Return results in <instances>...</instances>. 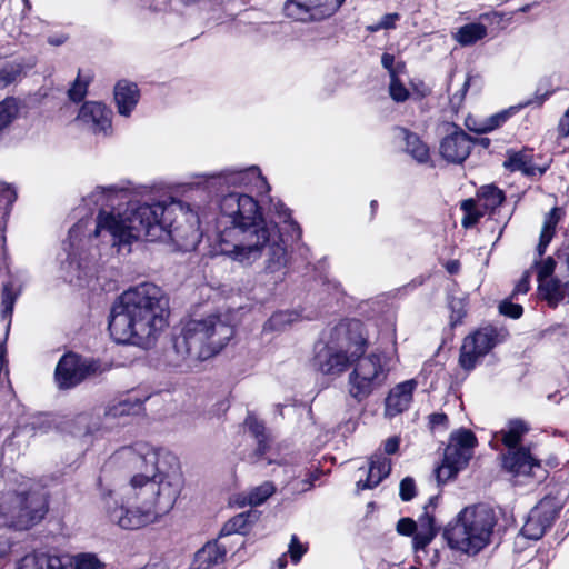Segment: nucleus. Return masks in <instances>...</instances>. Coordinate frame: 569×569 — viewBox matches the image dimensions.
Instances as JSON below:
<instances>
[{
    "mask_svg": "<svg viewBox=\"0 0 569 569\" xmlns=\"http://www.w3.org/2000/svg\"><path fill=\"white\" fill-rule=\"evenodd\" d=\"M366 349L367 337L362 322L356 319L343 320L330 330L327 342L316 353L315 363L323 375L339 376Z\"/></svg>",
    "mask_w": 569,
    "mask_h": 569,
    "instance_id": "423d86ee",
    "label": "nucleus"
},
{
    "mask_svg": "<svg viewBox=\"0 0 569 569\" xmlns=\"http://www.w3.org/2000/svg\"><path fill=\"white\" fill-rule=\"evenodd\" d=\"M397 531L402 536H411L417 531V522L410 518H402L397 523Z\"/></svg>",
    "mask_w": 569,
    "mask_h": 569,
    "instance_id": "603ef678",
    "label": "nucleus"
},
{
    "mask_svg": "<svg viewBox=\"0 0 569 569\" xmlns=\"http://www.w3.org/2000/svg\"><path fill=\"white\" fill-rule=\"evenodd\" d=\"M24 73V64L22 62L13 61L0 67V89L16 82Z\"/></svg>",
    "mask_w": 569,
    "mask_h": 569,
    "instance_id": "4c0bfd02",
    "label": "nucleus"
},
{
    "mask_svg": "<svg viewBox=\"0 0 569 569\" xmlns=\"http://www.w3.org/2000/svg\"><path fill=\"white\" fill-rule=\"evenodd\" d=\"M142 407V402L132 397H128L124 400H121L111 407L106 412L107 418H117V417H124L130 415H137L140 412Z\"/></svg>",
    "mask_w": 569,
    "mask_h": 569,
    "instance_id": "72a5a7b5",
    "label": "nucleus"
},
{
    "mask_svg": "<svg viewBox=\"0 0 569 569\" xmlns=\"http://www.w3.org/2000/svg\"><path fill=\"white\" fill-rule=\"evenodd\" d=\"M556 262L555 260L549 257L546 260H543L541 263L537 266L538 269V282H543L546 280H549L552 278V273L555 271Z\"/></svg>",
    "mask_w": 569,
    "mask_h": 569,
    "instance_id": "de8ad7c7",
    "label": "nucleus"
},
{
    "mask_svg": "<svg viewBox=\"0 0 569 569\" xmlns=\"http://www.w3.org/2000/svg\"><path fill=\"white\" fill-rule=\"evenodd\" d=\"M138 472L131 478L137 502L126 507L108 488H101V508L109 521L121 529L134 530L158 522L168 515L183 487L178 458L148 442H138L117 452Z\"/></svg>",
    "mask_w": 569,
    "mask_h": 569,
    "instance_id": "7ed1b4c3",
    "label": "nucleus"
},
{
    "mask_svg": "<svg viewBox=\"0 0 569 569\" xmlns=\"http://www.w3.org/2000/svg\"><path fill=\"white\" fill-rule=\"evenodd\" d=\"M503 469L513 477L538 478L545 477L541 461L535 457L529 447H519L502 455Z\"/></svg>",
    "mask_w": 569,
    "mask_h": 569,
    "instance_id": "4468645a",
    "label": "nucleus"
},
{
    "mask_svg": "<svg viewBox=\"0 0 569 569\" xmlns=\"http://www.w3.org/2000/svg\"><path fill=\"white\" fill-rule=\"evenodd\" d=\"M530 101H527L525 103H521L516 107H510L507 110H502L496 114L490 116L487 118L478 128H473L477 132H489L492 131L500 126H502L512 114L518 112L521 108L529 106Z\"/></svg>",
    "mask_w": 569,
    "mask_h": 569,
    "instance_id": "2f4dec72",
    "label": "nucleus"
},
{
    "mask_svg": "<svg viewBox=\"0 0 569 569\" xmlns=\"http://www.w3.org/2000/svg\"><path fill=\"white\" fill-rule=\"evenodd\" d=\"M459 471L460 469L457 466L446 461L443 458L442 465L436 469V478L438 482H446L453 478Z\"/></svg>",
    "mask_w": 569,
    "mask_h": 569,
    "instance_id": "c03bdc74",
    "label": "nucleus"
},
{
    "mask_svg": "<svg viewBox=\"0 0 569 569\" xmlns=\"http://www.w3.org/2000/svg\"><path fill=\"white\" fill-rule=\"evenodd\" d=\"M72 569H103L104 565L93 553H80L70 558Z\"/></svg>",
    "mask_w": 569,
    "mask_h": 569,
    "instance_id": "ea45409f",
    "label": "nucleus"
},
{
    "mask_svg": "<svg viewBox=\"0 0 569 569\" xmlns=\"http://www.w3.org/2000/svg\"><path fill=\"white\" fill-rule=\"evenodd\" d=\"M381 63L388 70L390 78L400 76L405 71V64L402 62L396 63L395 56L390 53L382 54Z\"/></svg>",
    "mask_w": 569,
    "mask_h": 569,
    "instance_id": "37998d69",
    "label": "nucleus"
},
{
    "mask_svg": "<svg viewBox=\"0 0 569 569\" xmlns=\"http://www.w3.org/2000/svg\"><path fill=\"white\" fill-rule=\"evenodd\" d=\"M197 184L218 188H241L257 196L268 194L270 186L257 166L226 168L221 171L197 174Z\"/></svg>",
    "mask_w": 569,
    "mask_h": 569,
    "instance_id": "9d476101",
    "label": "nucleus"
},
{
    "mask_svg": "<svg viewBox=\"0 0 569 569\" xmlns=\"http://www.w3.org/2000/svg\"><path fill=\"white\" fill-rule=\"evenodd\" d=\"M530 430L529 425L521 419L509 420L503 428L497 432V438L508 448L518 449L523 437Z\"/></svg>",
    "mask_w": 569,
    "mask_h": 569,
    "instance_id": "a878e982",
    "label": "nucleus"
},
{
    "mask_svg": "<svg viewBox=\"0 0 569 569\" xmlns=\"http://www.w3.org/2000/svg\"><path fill=\"white\" fill-rule=\"evenodd\" d=\"M461 209L465 212L462 224L469 228L478 222L480 217L483 214L478 208L477 203L472 199H467L461 203Z\"/></svg>",
    "mask_w": 569,
    "mask_h": 569,
    "instance_id": "a19ab883",
    "label": "nucleus"
},
{
    "mask_svg": "<svg viewBox=\"0 0 569 569\" xmlns=\"http://www.w3.org/2000/svg\"><path fill=\"white\" fill-rule=\"evenodd\" d=\"M391 361V357L383 351L356 357L348 379L349 395L357 401L367 399L387 380L392 367Z\"/></svg>",
    "mask_w": 569,
    "mask_h": 569,
    "instance_id": "1a4fd4ad",
    "label": "nucleus"
},
{
    "mask_svg": "<svg viewBox=\"0 0 569 569\" xmlns=\"http://www.w3.org/2000/svg\"><path fill=\"white\" fill-rule=\"evenodd\" d=\"M477 443L475 435L467 429H461L453 432L450 441L445 450V459L460 470L463 469L473 453V448Z\"/></svg>",
    "mask_w": 569,
    "mask_h": 569,
    "instance_id": "dca6fc26",
    "label": "nucleus"
},
{
    "mask_svg": "<svg viewBox=\"0 0 569 569\" xmlns=\"http://www.w3.org/2000/svg\"><path fill=\"white\" fill-rule=\"evenodd\" d=\"M416 388L415 379L396 385L385 400V416L393 418L406 411L410 407Z\"/></svg>",
    "mask_w": 569,
    "mask_h": 569,
    "instance_id": "aec40b11",
    "label": "nucleus"
},
{
    "mask_svg": "<svg viewBox=\"0 0 569 569\" xmlns=\"http://www.w3.org/2000/svg\"><path fill=\"white\" fill-rule=\"evenodd\" d=\"M505 200L503 192L495 186H485L479 190L478 201L485 210H495Z\"/></svg>",
    "mask_w": 569,
    "mask_h": 569,
    "instance_id": "f704fd0d",
    "label": "nucleus"
},
{
    "mask_svg": "<svg viewBox=\"0 0 569 569\" xmlns=\"http://www.w3.org/2000/svg\"><path fill=\"white\" fill-rule=\"evenodd\" d=\"M76 120L79 126L94 134L109 136L112 132V111L101 102H84Z\"/></svg>",
    "mask_w": 569,
    "mask_h": 569,
    "instance_id": "2eb2a0df",
    "label": "nucleus"
},
{
    "mask_svg": "<svg viewBox=\"0 0 569 569\" xmlns=\"http://www.w3.org/2000/svg\"><path fill=\"white\" fill-rule=\"evenodd\" d=\"M226 547L218 541H210L194 555L192 569H211L224 561Z\"/></svg>",
    "mask_w": 569,
    "mask_h": 569,
    "instance_id": "393cba45",
    "label": "nucleus"
},
{
    "mask_svg": "<svg viewBox=\"0 0 569 569\" xmlns=\"http://www.w3.org/2000/svg\"><path fill=\"white\" fill-rule=\"evenodd\" d=\"M93 360L82 359L76 353L64 355L56 368V380L60 388H72L98 370Z\"/></svg>",
    "mask_w": 569,
    "mask_h": 569,
    "instance_id": "ddd939ff",
    "label": "nucleus"
},
{
    "mask_svg": "<svg viewBox=\"0 0 569 569\" xmlns=\"http://www.w3.org/2000/svg\"><path fill=\"white\" fill-rule=\"evenodd\" d=\"M274 492L272 482H263L262 485L252 488L248 492H242L233 498V503L238 507L246 506H260Z\"/></svg>",
    "mask_w": 569,
    "mask_h": 569,
    "instance_id": "bb28decb",
    "label": "nucleus"
},
{
    "mask_svg": "<svg viewBox=\"0 0 569 569\" xmlns=\"http://www.w3.org/2000/svg\"><path fill=\"white\" fill-rule=\"evenodd\" d=\"M529 274L528 273H525L521 279L519 280V282L516 284L515 289H513V292H512V298L516 296V295H519V293H527L528 290H529Z\"/></svg>",
    "mask_w": 569,
    "mask_h": 569,
    "instance_id": "4d7b16f0",
    "label": "nucleus"
},
{
    "mask_svg": "<svg viewBox=\"0 0 569 569\" xmlns=\"http://www.w3.org/2000/svg\"><path fill=\"white\" fill-rule=\"evenodd\" d=\"M113 96L118 113L129 117L140 100V90L137 83L120 80L114 86Z\"/></svg>",
    "mask_w": 569,
    "mask_h": 569,
    "instance_id": "412c9836",
    "label": "nucleus"
},
{
    "mask_svg": "<svg viewBox=\"0 0 569 569\" xmlns=\"http://www.w3.org/2000/svg\"><path fill=\"white\" fill-rule=\"evenodd\" d=\"M499 310L502 315L510 317L512 319H518L522 315V307L518 303H512L508 300H505L500 303Z\"/></svg>",
    "mask_w": 569,
    "mask_h": 569,
    "instance_id": "09e8293b",
    "label": "nucleus"
},
{
    "mask_svg": "<svg viewBox=\"0 0 569 569\" xmlns=\"http://www.w3.org/2000/svg\"><path fill=\"white\" fill-rule=\"evenodd\" d=\"M391 470V461L389 458L383 456L380 452H377L371 456L368 468L367 469H359V472L361 473L359 476V479L357 480V489L358 490H366V489H372L376 486H378L388 475Z\"/></svg>",
    "mask_w": 569,
    "mask_h": 569,
    "instance_id": "6ab92c4d",
    "label": "nucleus"
},
{
    "mask_svg": "<svg viewBox=\"0 0 569 569\" xmlns=\"http://www.w3.org/2000/svg\"><path fill=\"white\" fill-rule=\"evenodd\" d=\"M459 309L456 311L453 310L452 315H451V323L453 326H456L458 322H460V320L462 319V317L465 316V311L462 310V306H461V302L459 301ZM452 309H455V305L452 303Z\"/></svg>",
    "mask_w": 569,
    "mask_h": 569,
    "instance_id": "052dcab7",
    "label": "nucleus"
},
{
    "mask_svg": "<svg viewBox=\"0 0 569 569\" xmlns=\"http://www.w3.org/2000/svg\"><path fill=\"white\" fill-rule=\"evenodd\" d=\"M368 30H369L370 32H377V31H379V30H382V27H380V21H379V22H377V23H375V24L369 26V27H368Z\"/></svg>",
    "mask_w": 569,
    "mask_h": 569,
    "instance_id": "0e129e2a",
    "label": "nucleus"
},
{
    "mask_svg": "<svg viewBox=\"0 0 569 569\" xmlns=\"http://www.w3.org/2000/svg\"><path fill=\"white\" fill-rule=\"evenodd\" d=\"M17 569H72L69 557L52 556L44 552L26 555Z\"/></svg>",
    "mask_w": 569,
    "mask_h": 569,
    "instance_id": "5701e85b",
    "label": "nucleus"
},
{
    "mask_svg": "<svg viewBox=\"0 0 569 569\" xmlns=\"http://www.w3.org/2000/svg\"><path fill=\"white\" fill-rule=\"evenodd\" d=\"M87 93V83L77 79L72 87L69 89L68 94L72 101H80Z\"/></svg>",
    "mask_w": 569,
    "mask_h": 569,
    "instance_id": "3c124183",
    "label": "nucleus"
},
{
    "mask_svg": "<svg viewBox=\"0 0 569 569\" xmlns=\"http://www.w3.org/2000/svg\"><path fill=\"white\" fill-rule=\"evenodd\" d=\"M437 530L433 523V517L428 513L426 510L425 513L419 518V521L417 523V530Z\"/></svg>",
    "mask_w": 569,
    "mask_h": 569,
    "instance_id": "5fc2aeb1",
    "label": "nucleus"
},
{
    "mask_svg": "<svg viewBox=\"0 0 569 569\" xmlns=\"http://www.w3.org/2000/svg\"><path fill=\"white\" fill-rule=\"evenodd\" d=\"M562 216H563V212L558 207L552 208L546 214L542 230L540 233L539 243L537 247V252H538L539 257H541L545 253L548 244L552 240L555 232H556V227H557L558 222L561 220Z\"/></svg>",
    "mask_w": 569,
    "mask_h": 569,
    "instance_id": "cd10ccee",
    "label": "nucleus"
},
{
    "mask_svg": "<svg viewBox=\"0 0 569 569\" xmlns=\"http://www.w3.org/2000/svg\"><path fill=\"white\" fill-rule=\"evenodd\" d=\"M400 440L398 437H391L383 442V451L387 455L395 453L399 448Z\"/></svg>",
    "mask_w": 569,
    "mask_h": 569,
    "instance_id": "13d9d810",
    "label": "nucleus"
},
{
    "mask_svg": "<svg viewBox=\"0 0 569 569\" xmlns=\"http://www.w3.org/2000/svg\"><path fill=\"white\" fill-rule=\"evenodd\" d=\"M445 419H446L445 415H435L432 417V422L433 423L442 422Z\"/></svg>",
    "mask_w": 569,
    "mask_h": 569,
    "instance_id": "69168bd1",
    "label": "nucleus"
},
{
    "mask_svg": "<svg viewBox=\"0 0 569 569\" xmlns=\"http://www.w3.org/2000/svg\"><path fill=\"white\" fill-rule=\"evenodd\" d=\"M539 290L550 303H556L566 295L569 297V282L562 284L559 280L550 278L539 283Z\"/></svg>",
    "mask_w": 569,
    "mask_h": 569,
    "instance_id": "473e14b6",
    "label": "nucleus"
},
{
    "mask_svg": "<svg viewBox=\"0 0 569 569\" xmlns=\"http://www.w3.org/2000/svg\"><path fill=\"white\" fill-rule=\"evenodd\" d=\"M472 141L462 130H455L446 136L440 143L441 157L451 163H462L470 154Z\"/></svg>",
    "mask_w": 569,
    "mask_h": 569,
    "instance_id": "a211bd4d",
    "label": "nucleus"
},
{
    "mask_svg": "<svg viewBox=\"0 0 569 569\" xmlns=\"http://www.w3.org/2000/svg\"><path fill=\"white\" fill-rule=\"evenodd\" d=\"M4 231H6V222L3 220H0V240H1V242L6 241Z\"/></svg>",
    "mask_w": 569,
    "mask_h": 569,
    "instance_id": "e2e57ef3",
    "label": "nucleus"
},
{
    "mask_svg": "<svg viewBox=\"0 0 569 569\" xmlns=\"http://www.w3.org/2000/svg\"><path fill=\"white\" fill-rule=\"evenodd\" d=\"M448 270H449V272H451V273H452V272H455V271L457 270V264H456V262L450 263V264L448 266Z\"/></svg>",
    "mask_w": 569,
    "mask_h": 569,
    "instance_id": "774afa93",
    "label": "nucleus"
},
{
    "mask_svg": "<svg viewBox=\"0 0 569 569\" xmlns=\"http://www.w3.org/2000/svg\"><path fill=\"white\" fill-rule=\"evenodd\" d=\"M556 517L557 511L551 502L541 501L529 512L528 518L521 528V533L528 539L538 540L552 525Z\"/></svg>",
    "mask_w": 569,
    "mask_h": 569,
    "instance_id": "f3484780",
    "label": "nucleus"
},
{
    "mask_svg": "<svg viewBox=\"0 0 569 569\" xmlns=\"http://www.w3.org/2000/svg\"><path fill=\"white\" fill-rule=\"evenodd\" d=\"M244 426L250 431V433L254 437L258 448H257V457L262 456L267 450V435L264 432V426L258 418L253 415H248L244 421Z\"/></svg>",
    "mask_w": 569,
    "mask_h": 569,
    "instance_id": "c9c22d12",
    "label": "nucleus"
},
{
    "mask_svg": "<svg viewBox=\"0 0 569 569\" xmlns=\"http://www.w3.org/2000/svg\"><path fill=\"white\" fill-rule=\"evenodd\" d=\"M257 519V513L254 511L241 512L230 520H228L221 531L220 537L230 536L234 533L244 535L250 525Z\"/></svg>",
    "mask_w": 569,
    "mask_h": 569,
    "instance_id": "7c9ffc66",
    "label": "nucleus"
},
{
    "mask_svg": "<svg viewBox=\"0 0 569 569\" xmlns=\"http://www.w3.org/2000/svg\"><path fill=\"white\" fill-rule=\"evenodd\" d=\"M396 139L405 142L406 152L409 153L417 162L426 163L430 159L429 147L413 132L403 127L393 129Z\"/></svg>",
    "mask_w": 569,
    "mask_h": 569,
    "instance_id": "b1692460",
    "label": "nucleus"
},
{
    "mask_svg": "<svg viewBox=\"0 0 569 569\" xmlns=\"http://www.w3.org/2000/svg\"><path fill=\"white\" fill-rule=\"evenodd\" d=\"M47 511L46 495L29 480L17 489H8L0 497L1 523L19 530H27L41 521Z\"/></svg>",
    "mask_w": 569,
    "mask_h": 569,
    "instance_id": "6e6552de",
    "label": "nucleus"
},
{
    "mask_svg": "<svg viewBox=\"0 0 569 569\" xmlns=\"http://www.w3.org/2000/svg\"><path fill=\"white\" fill-rule=\"evenodd\" d=\"M287 565V560H286V555H283L282 557H280L278 559V567L279 569H283Z\"/></svg>",
    "mask_w": 569,
    "mask_h": 569,
    "instance_id": "338daca9",
    "label": "nucleus"
},
{
    "mask_svg": "<svg viewBox=\"0 0 569 569\" xmlns=\"http://www.w3.org/2000/svg\"><path fill=\"white\" fill-rule=\"evenodd\" d=\"M503 166L512 172L520 171L527 177H541L548 169V166H535L532 162V153L529 150L508 151Z\"/></svg>",
    "mask_w": 569,
    "mask_h": 569,
    "instance_id": "4be33fe9",
    "label": "nucleus"
},
{
    "mask_svg": "<svg viewBox=\"0 0 569 569\" xmlns=\"http://www.w3.org/2000/svg\"><path fill=\"white\" fill-rule=\"evenodd\" d=\"M298 319V313L295 311H278L274 312L269 320L264 323L266 330H282L286 326L295 322Z\"/></svg>",
    "mask_w": 569,
    "mask_h": 569,
    "instance_id": "58836bf2",
    "label": "nucleus"
},
{
    "mask_svg": "<svg viewBox=\"0 0 569 569\" xmlns=\"http://www.w3.org/2000/svg\"><path fill=\"white\" fill-rule=\"evenodd\" d=\"M389 93L397 102H403L409 98V91L400 80V76L390 78Z\"/></svg>",
    "mask_w": 569,
    "mask_h": 569,
    "instance_id": "79ce46f5",
    "label": "nucleus"
},
{
    "mask_svg": "<svg viewBox=\"0 0 569 569\" xmlns=\"http://www.w3.org/2000/svg\"><path fill=\"white\" fill-rule=\"evenodd\" d=\"M437 533V530H420L418 529L416 531V535L413 537V548L416 550L425 549L431 540L435 538Z\"/></svg>",
    "mask_w": 569,
    "mask_h": 569,
    "instance_id": "a18cd8bd",
    "label": "nucleus"
},
{
    "mask_svg": "<svg viewBox=\"0 0 569 569\" xmlns=\"http://www.w3.org/2000/svg\"><path fill=\"white\" fill-rule=\"evenodd\" d=\"M213 250L231 262L250 268L262 260L257 286L272 293L288 274V241L301 238L300 226L280 201L272 202L278 221L267 219L259 201L249 193L231 191L221 197Z\"/></svg>",
    "mask_w": 569,
    "mask_h": 569,
    "instance_id": "f03ea898",
    "label": "nucleus"
},
{
    "mask_svg": "<svg viewBox=\"0 0 569 569\" xmlns=\"http://www.w3.org/2000/svg\"><path fill=\"white\" fill-rule=\"evenodd\" d=\"M233 335V328L218 315L188 321L173 348L182 361L191 366L207 360L221 351Z\"/></svg>",
    "mask_w": 569,
    "mask_h": 569,
    "instance_id": "39448f33",
    "label": "nucleus"
},
{
    "mask_svg": "<svg viewBox=\"0 0 569 569\" xmlns=\"http://www.w3.org/2000/svg\"><path fill=\"white\" fill-rule=\"evenodd\" d=\"M416 495V485L412 478L407 477L400 482V498L403 501L411 500Z\"/></svg>",
    "mask_w": 569,
    "mask_h": 569,
    "instance_id": "8fccbe9b",
    "label": "nucleus"
},
{
    "mask_svg": "<svg viewBox=\"0 0 569 569\" xmlns=\"http://www.w3.org/2000/svg\"><path fill=\"white\" fill-rule=\"evenodd\" d=\"M0 198L7 204H12L17 199L16 190L6 182H0Z\"/></svg>",
    "mask_w": 569,
    "mask_h": 569,
    "instance_id": "864d4df0",
    "label": "nucleus"
},
{
    "mask_svg": "<svg viewBox=\"0 0 569 569\" xmlns=\"http://www.w3.org/2000/svg\"><path fill=\"white\" fill-rule=\"evenodd\" d=\"M469 84H470V77H467V79L465 80L463 82V86H462V89H461V96H460V99L463 98V96L466 94L468 88H469Z\"/></svg>",
    "mask_w": 569,
    "mask_h": 569,
    "instance_id": "680f3d73",
    "label": "nucleus"
},
{
    "mask_svg": "<svg viewBox=\"0 0 569 569\" xmlns=\"http://www.w3.org/2000/svg\"><path fill=\"white\" fill-rule=\"evenodd\" d=\"M168 300L152 282H141L123 291L114 301L109 331L117 343L151 347L167 327Z\"/></svg>",
    "mask_w": 569,
    "mask_h": 569,
    "instance_id": "20e7f679",
    "label": "nucleus"
},
{
    "mask_svg": "<svg viewBox=\"0 0 569 569\" xmlns=\"http://www.w3.org/2000/svg\"><path fill=\"white\" fill-rule=\"evenodd\" d=\"M128 189L116 184L97 187L86 199L88 206L100 208L94 222L79 220L69 231L63 250L64 279L82 286L96 271L99 250L93 241L101 239L111 246L121 247L132 240L172 241L183 250L196 248L201 233L199 218L189 204L180 200L132 204L121 214L116 206L127 200Z\"/></svg>",
    "mask_w": 569,
    "mask_h": 569,
    "instance_id": "f257e3e1",
    "label": "nucleus"
},
{
    "mask_svg": "<svg viewBox=\"0 0 569 569\" xmlns=\"http://www.w3.org/2000/svg\"><path fill=\"white\" fill-rule=\"evenodd\" d=\"M345 0H287L286 17L299 22L321 21L333 16Z\"/></svg>",
    "mask_w": 569,
    "mask_h": 569,
    "instance_id": "f8f14e48",
    "label": "nucleus"
},
{
    "mask_svg": "<svg viewBox=\"0 0 569 569\" xmlns=\"http://www.w3.org/2000/svg\"><path fill=\"white\" fill-rule=\"evenodd\" d=\"M495 525V512L489 507H467L456 522L446 528L443 536L451 549L475 556L490 542Z\"/></svg>",
    "mask_w": 569,
    "mask_h": 569,
    "instance_id": "0eeeda50",
    "label": "nucleus"
},
{
    "mask_svg": "<svg viewBox=\"0 0 569 569\" xmlns=\"http://www.w3.org/2000/svg\"><path fill=\"white\" fill-rule=\"evenodd\" d=\"M23 286V279L21 276H10L9 280L3 284L2 289V313L3 318L10 317L14 302L19 297Z\"/></svg>",
    "mask_w": 569,
    "mask_h": 569,
    "instance_id": "c756f323",
    "label": "nucleus"
},
{
    "mask_svg": "<svg viewBox=\"0 0 569 569\" xmlns=\"http://www.w3.org/2000/svg\"><path fill=\"white\" fill-rule=\"evenodd\" d=\"M19 113V103L14 98L0 101V134L8 129Z\"/></svg>",
    "mask_w": 569,
    "mask_h": 569,
    "instance_id": "e433bc0d",
    "label": "nucleus"
},
{
    "mask_svg": "<svg viewBox=\"0 0 569 569\" xmlns=\"http://www.w3.org/2000/svg\"><path fill=\"white\" fill-rule=\"evenodd\" d=\"M488 34V29L479 22L467 23L460 27L455 33L453 39L462 47H469L482 40Z\"/></svg>",
    "mask_w": 569,
    "mask_h": 569,
    "instance_id": "c85d7f7f",
    "label": "nucleus"
},
{
    "mask_svg": "<svg viewBox=\"0 0 569 569\" xmlns=\"http://www.w3.org/2000/svg\"><path fill=\"white\" fill-rule=\"evenodd\" d=\"M399 18L400 16L398 13H387L381 18L380 27L386 30L393 29Z\"/></svg>",
    "mask_w": 569,
    "mask_h": 569,
    "instance_id": "6e6d98bb",
    "label": "nucleus"
},
{
    "mask_svg": "<svg viewBox=\"0 0 569 569\" xmlns=\"http://www.w3.org/2000/svg\"><path fill=\"white\" fill-rule=\"evenodd\" d=\"M506 337L503 330L485 327L465 338L460 350L459 362L466 370L476 367L478 360L486 356L497 343Z\"/></svg>",
    "mask_w": 569,
    "mask_h": 569,
    "instance_id": "9b49d317",
    "label": "nucleus"
},
{
    "mask_svg": "<svg viewBox=\"0 0 569 569\" xmlns=\"http://www.w3.org/2000/svg\"><path fill=\"white\" fill-rule=\"evenodd\" d=\"M306 552L307 546L301 543L296 535H292L288 549L292 562L298 563Z\"/></svg>",
    "mask_w": 569,
    "mask_h": 569,
    "instance_id": "49530a36",
    "label": "nucleus"
},
{
    "mask_svg": "<svg viewBox=\"0 0 569 569\" xmlns=\"http://www.w3.org/2000/svg\"><path fill=\"white\" fill-rule=\"evenodd\" d=\"M68 40V37L64 33L53 34L48 37V43L51 46H61L66 43Z\"/></svg>",
    "mask_w": 569,
    "mask_h": 569,
    "instance_id": "bf43d9fd",
    "label": "nucleus"
}]
</instances>
